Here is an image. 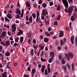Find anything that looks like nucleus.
Segmentation results:
<instances>
[{
    "mask_svg": "<svg viewBox=\"0 0 77 77\" xmlns=\"http://www.w3.org/2000/svg\"><path fill=\"white\" fill-rule=\"evenodd\" d=\"M73 8H74V6H72L69 8L68 11H67L66 9L65 8V12H67V13H69V15H71V12H72L73 10H74Z\"/></svg>",
    "mask_w": 77,
    "mask_h": 77,
    "instance_id": "1",
    "label": "nucleus"
},
{
    "mask_svg": "<svg viewBox=\"0 0 77 77\" xmlns=\"http://www.w3.org/2000/svg\"><path fill=\"white\" fill-rule=\"evenodd\" d=\"M63 3L65 6V8L68 10V3L66 0H62Z\"/></svg>",
    "mask_w": 77,
    "mask_h": 77,
    "instance_id": "2",
    "label": "nucleus"
},
{
    "mask_svg": "<svg viewBox=\"0 0 77 77\" xmlns=\"http://www.w3.org/2000/svg\"><path fill=\"white\" fill-rule=\"evenodd\" d=\"M69 53V55L66 54H65V55L67 57V58H68V60H69V57H71V59H72V57H73V54L72 53Z\"/></svg>",
    "mask_w": 77,
    "mask_h": 77,
    "instance_id": "3",
    "label": "nucleus"
},
{
    "mask_svg": "<svg viewBox=\"0 0 77 77\" xmlns=\"http://www.w3.org/2000/svg\"><path fill=\"white\" fill-rule=\"evenodd\" d=\"M42 14L43 16H45L48 14V12L46 9H43L42 11Z\"/></svg>",
    "mask_w": 77,
    "mask_h": 77,
    "instance_id": "4",
    "label": "nucleus"
},
{
    "mask_svg": "<svg viewBox=\"0 0 77 77\" xmlns=\"http://www.w3.org/2000/svg\"><path fill=\"white\" fill-rule=\"evenodd\" d=\"M11 29L13 32H14V34L15 33L16 31V25L15 24H13L11 26Z\"/></svg>",
    "mask_w": 77,
    "mask_h": 77,
    "instance_id": "5",
    "label": "nucleus"
},
{
    "mask_svg": "<svg viewBox=\"0 0 77 77\" xmlns=\"http://www.w3.org/2000/svg\"><path fill=\"white\" fill-rule=\"evenodd\" d=\"M73 15L71 17V20L72 21H74V20H76V16L77 15V14L75 13H73Z\"/></svg>",
    "mask_w": 77,
    "mask_h": 77,
    "instance_id": "6",
    "label": "nucleus"
},
{
    "mask_svg": "<svg viewBox=\"0 0 77 77\" xmlns=\"http://www.w3.org/2000/svg\"><path fill=\"white\" fill-rule=\"evenodd\" d=\"M26 6H27V7L28 8V9L29 11H30L31 8V6L30 5V3H29V2H26Z\"/></svg>",
    "mask_w": 77,
    "mask_h": 77,
    "instance_id": "7",
    "label": "nucleus"
},
{
    "mask_svg": "<svg viewBox=\"0 0 77 77\" xmlns=\"http://www.w3.org/2000/svg\"><path fill=\"white\" fill-rule=\"evenodd\" d=\"M59 37H63V35H64V33H63V32L62 31H59Z\"/></svg>",
    "mask_w": 77,
    "mask_h": 77,
    "instance_id": "8",
    "label": "nucleus"
},
{
    "mask_svg": "<svg viewBox=\"0 0 77 77\" xmlns=\"http://www.w3.org/2000/svg\"><path fill=\"white\" fill-rule=\"evenodd\" d=\"M36 72V69H32V72H31V75L32 77H33V75H34V74Z\"/></svg>",
    "mask_w": 77,
    "mask_h": 77,
    "instance_id": "9",
    "label": "nucleus"
},
{
    "mask_svg": "<svg viewBox=\"0 0 77 77\" xmlns=\"http://www.w3.org/2000/svg\"><path fill=\"white\" fill-rule=\"evenodd\" d=\"M15 12L16 14H19V15L21 14V11H20V10L18 8L15 11Z\"/></svg>",
    "mask_w": 77,
    "mask_h": 77,
    "instance_id": "10",
    "label": "nucleus"
},
{
    "mask_svg": "<svg viewBox=\"0 0 77 77\" xmlns=\"http://www.w3.org/2000/svg\"><path fill=\"white\" fill-rule=\"evenodd\" d=\"M50 56L52 58H54V54L53 52H51L50 53Z\"/></svg>",
    "mask_w": 77,
    "mask_h": 77,
    "instance_id": "11",
    "label": "nucleus"
},
{
    "mask_svg": "<svg viewBox=\"0 0 77 77\" xmlns=\"http://www.w3.org/2000/svg\"><path fill=\"white\" fill-rule=\"evenodd\" d=\"M5 47H8V46H9V45H10V41H7L5 43Z\"/></svg>",
    "mask_w": 77,
    "mask_h": 77,
    "instance_id": "12",
    "label": "nucleus"
},
{
    "mask_svg": "<svg viewBox=\"0 0 77 77\" xmlns=\"http://www.w3.org/2000/svg\"><path fill=\"white\" fill-rule=\"evenodd\" d=\"M12 14L11 13H8L7 15V17L9 19H12Z\"/></svg>",
    "mask_w": 77,
    "mask_h": 77,
    "instance_id": "13",
    "label": "nucleus"
},
{
    "mask_svg": "<svg viewBox=\"0 0 77 77\" xmlns=\"http://www.w3.org/2000/svg\"><path fill=\"white\" fill-rule=\"evenodd\" d=\"M38 47L40 48V50H42L44 48V46L42 45V44H40L39 45Z\"/></svg>",
    "mask_w": 77,
    "mask_h": 77,
    "instance_id": "14",
    "label": "nucleus"
},
{
    "mask_svg": "<svg viewBox=\"0 0 77 77\" xmlns=\"http://www.w3.org/2000/svg\"><path fill=\"white\" fill-rule=\"evenodd\" d=\"M2 77H7V72H4L2 75Z\"/></svg>",
    "mask_w": 77,
    "mask_h": 77,
    "instance_id": "15",
    "label": "nucleus"
},
{
    "mask_svg": "<svg viewBox=\"0 0 77 77\" xmlns=\"http://www.w3.org/2000/svg\"><path fill=\"white\" fill-rule=\"evenodd\" d=\"M23 31L22 30H18V32H17V35H18V36H19V35H22L23 34Z\"/></svg>",
    "mask_w": 77,
    "mask_h": 77,
    "instance_id": "16",
    "label": "nucleus"
},
{
    "mask_svg": "<svg viewBox=\"0 0 77 77\" xmlns=\"http://www.w3.org/2000/svg\"><path fill=\"white\" fill-rule=\"evenodd\" d=\"M33 20H32V16L31 15L30 17L29 18V23H32Z\"/></svg>",
    "mask_w": 77,
    "mask_h": 77,
    "instance_id": "17",
    "label": "nucleus"
},
{
    "mask_svg": "<svg viewBox=\"0 0 77 77\" xmlns=\"http://www.w3.org/2000/svg\"><path fill=\"white\" fill-rule=\"evenodd\" d=\"M6 32L4 31L2 33L1 36L3 38H5V35H6Z\"/></svg>",
    "mask_w": 77,
    "mask_h": 77,
    "instance_id": "18",
    "label": "nucleus"
},
{
    "mask_svg": "<svg viewBox=\"0 0 77 77\" xmlns=\"http://www.w3.org/2000/svg\"><path fill=\"white\" fill-rule=\"evenodd\" d=\"M45 66L44 65H43L41 69V71L42 73H44V69H45Z\"/></svg>",
    "mask_w": 77,
    "mask_h": 77,
    "instance_id": "19",
    "label": "nucleus"
},
{
    "mask_svg": "<svg viewBox=\"0 0 77 77\" xmlns=\"http://www.w3.org/2000/svg\"><path fill=\"white\" fill-rule=\"evenodd\" d=\"M50 64H48V67H47V69H48V73H50L51 72V70L50 69V68L49 66H50Z\"/></svg>",
    "mask_w": 77,
    "mask_h": 77,
    "instance_id": "20",
    "label": "nucleus"
},
{
    "mask_svg": "<svg viewBox=\"0 0 77 77\" xmlns=\"http://www.w3.org/2000/svg\"><path fill=\"white\" fill-rule=\"evenodd\" d=\"M74 36H72L71 38V41L72 44H74Z\"/></svg>",
    "mask_w": 77,
    "mask_h": 77,
    "instance_id": "21",
    "label": "nucleus"
},
{
    "mask_svg": "<svg viewBox=\"0 0 77 77\" xmlns=\"http://www.w3.org/2000/svg\"><path fill=\"white\" fill-rule=\"evenodd\" d=\"M20 44H22V42L23 41V39H24V38L23 37H20Z\"/></svg>",
    "mask_w": 77,
    "mask_h": 77,
    "instance_id": "22",
    "label": "nucleus"
},
{
    "mask_svg": "<svg viewBox=\"0 0 77 77\" xmlns=\"http://www.w3.org/2000/svg\"><path fill=\"white\" fill-rule=\"evenodd\" d=\"M45 22L46 24H48V25L49 24V23H50V20H48L47 21V20H46V19H45Z\"/></svg>",
    "mask_w": 77,
    "mask_h": 77,
    "instance_id": "23",
    "label": "nucleus"
},
{
    "mask_svg": "<svg viewBox=\"0 0 77 77\" xmlns=\"http://www.w3.org/2000/svg\"><path fill=\"white\" fill-rule=\"evenodd\" d=\"M44 40L45 42H48L49 39H48V38H44Z\"/></svg>",
    "mask_w": 77,
    "mask_h": 77,
    "instance_id": "24",
    "label": "nucleus"
},
{
    "mask_svg": "<svg viewBox=\"0 0 77 77\" xmlns=\"http://www.w3.org/2000/svg\"><path fill=\"white\" fill-rule=\"evenodd\" d=\"M53 58L51 57L49 59L48 62L49 63H51L52 62H53Z\"/></svg>",
    "mask_w": 77,
    "mask_h": 77,
    "instance_id": "25",
    "label": "nucleus"
},
{
    "mask_svg": "<svg viewBox=\"0 0 77 77\" xmlns=\"http://www.w3.org/2000/svg\"><path fill=\"white\" fill-rule=\"evenodd\" d=\"M32 46L34 49H36V48H37L38 47V45L37 44L36 45H33Z\"/></svg>",
    "mask_w": 77,
    "mask_h": 77,
    "instance_id": "26",
    "label": "nucleus"
},
{
    "mask_svg": "<svg viewBox=\"0 0 77 77\" xmlns=\"http://www.w3.org/2000/svg\"><path fill=\"white\" fill-rule=\"evenodd\" d=\"M42 6L43 8H45L47 7V3H43L42 4Z\"/></svg>",
    "mask_w": 77,
    "mask_h": 77,
    "instance_id": "27",
    "label": "nucleus"
},
{
    "mask_svg": "<svg viewBox=\"0 0 77 77\" xmlns=\"http://www.w3.org/2000/svg\"><path fill=\"white\" fill-rule=\"evenodd\" d=\"M40 59L42 62H46L47 60H46V59H44L42 57L40 58Z\"/></svg>",
    "mask_w": 77,
    "mask_h": 77,
    "instance_id": "28",
    "label": "nucleus"
},
{
    "mask_svg": "<svg viewBox=\"0 0 77 77\" xmlns=\"http://www.w3.org/2000/svg\"><path fill=\"white\" fill-rule=\"evenodd\" d=\"M5 20L6 21H8V22H9L10 21V20L7 17H5Z\"/></svg>",
    "mask_w": 77,
    "mask_h": 77,
    "instance_id": "29",
    "label": "nucleus"
},
{
    "mask_svg": "<svg viewBox=\"0 0 77 77\" xmlns=\"http://www.w3.org/2000/svg\"><path fill=\"white\" fill-rule=\"evenodd\" d=\"M58 74V72H55L54 73V74L53 75L52 77H56L57 76V74Z\"/></svg>",
    "mask_w": 77,
    "mask_h": 77,
    "instance_id": "30",
    "label": "nucleus"
},
{
    "mask_svg": "<svg viewBox=\"0 0 77 77\" xmlns=\"http://www.w3.org/2000/svg\"><path fill=\"white\" fill-rule=\"evenodd\" d=\"M5 55L6 56H10V53L8 51L7 53H5Z\"/></svg>",
    "mask_w": 77,
    "mask_h": 77,
    "instance_id": "31",
    "label": "nucleus"
},
{
    "mask_svg": "<svg viewBox=\"0 0 77 77\" xmlns=\"http://www.w3.org/2000/svg\"><path fill=\"white\" fill-rule=\"evenodd\" d=\"M27 35L28 36V38H31L32 37V34H30V33H27Z\"/></svg>",
    "mask_w": 77,
    "mask_h": 77,
    "instance_id": "32",
    "label": "nucleus"
},
{
    "mask_svg": "<svg viewBox=\"0 0 77 77\" xmlns=\"http://www.w3.org/2000/svg\"><path fill=\"white\" fill-rule=\"evenodd\" d=\"M19 39V38L17 37L15 38V41L16 42H18V40Z\"/></svg>",
    "mask_w": 77,
    "mask_h": 77,
    "instance_id": "33",
    "label": "nucleus"
},
{
    "mask_svg": "<svg viewBox=\"0 0 77 77\" xmlns=\"http://www.w3.org/2000/svg\"><path fill=\"white\" fill-rule=\"evenodd\" d=\"M7 68L5 69V71H8L7 69H11V68H9V66H6Z\"/></svg>",
    "mask_w": 77,
    "mask_h": 77,
    "instance_id": "34",
    "label": "nucleus"
},
{
    "mask_svg": "<svg viewBox=\"0 0 77 77\" xmlns=\"http://www.w3.org/2000/svg\"><path fill=\"white\" fill-rule=\"evenodd\" d=\"M62 63L63 64H65V63H66V61L65 60H64V59L63 58H62Z\"/></svg>",
    "mask_w": 77,
    "mask_h": 77,
    "instance_id": "35",
    "label": "nucleus"
},
{
    "mask_svg": "<svg viewBox=\"0 0 77 77\" xmlns=\"http://www.w3.org/2000/svg\"><path fill=\"white\" fill-rule=\"evenodd\" d=\"M45 35L46 36H50V34L48 33V32H45Z\"/></svg>",
    "mask_w": 77,
    "mask_h": 77,
    "instance_id": "36",
    "label": "nucleus"
},
{
    "mask_svg": "<svg viewBox=\"0 0 77 77\" xmlns=\"http://www.w3.org/2000/svg\"><path fill=\"white\" fill-rule=\"evenodd\" d=\"M65 44V42H64L63 41H62V40H61L60 41V45L62 46L63 44Z\"/></svg>",
    "mask_w": 77,
    "mask_h": 77,
    "instance_id": "37",
    "label": "nucleus"
},
{
    "mask_svg": "<svg viewBox=\"0 0 77 77\" xmlns=\"http://www.w3.org/2000/svg\"><path fill=\"white\" fill-rule=\"evenodd\" d=\"M1 44L2 45H4V46H5L6 45V44H5V43L4 42H1Z\"/></svg>",
    "mask_w": 77,
    "mask_h": 77,
    "instance_id": "38",
    "label": "nucleus"
},
{
    "mask_svg": "<svg viewBox=\"0 0 77 77\" xmlns=\"http://www.w3.org/2000/svg\"><path fill=\"white\" fill-rule=\"evenodd\" d=\"M45 75H48V72L47 71V69H45Z\"/></svg>",
    "mask_w": 77,
    "mask_h": 77,
    "instance_id": "39",
    "label": "nucleus"
},
{
    "mask_svg": "<svg viewBox=\"0 0 77 77\" xmlns=\"http://www.w3.org/2000/svg\"><path fill=\"white\" fill-rule=\"evenodd\" d=\"M32 16L34 18H36V14L35 13H33L32 14Z\"/></svg>",
    "mask_w": 77,
    "mask_h": 77,
    "instance_id": "40",
    "label": "nucleus"
},
{
    "mask_svg": "<svg viewBox=\"0 0 77 77\" xmlns=\"http://www.w3.org/2000/svg\"><path fill=\"white\" fill-rule=\"evenodd\" d=\"M62 68H63V69H64L65 71L66 72V66H62Z\"/></svg>",
    "mask_w": 77,
    "mask_h": 77,
    "instance_id": "41",
    "label": "nucleus"
},
{
    "mask_svg": "<svg viewBox=\"0 0 77 77\" xmlns=\"http://www.w3.org/2000/svg\"><path fill=\"white\" fill-rule=\"evenodd\" d=\"M55 44L56 46H57V45H58V41L57 40L55 41Z\"/></svg>",
    "mask_w": 77,
    "mask_h": 77,
    "instance_id": "42",
    "label": "nucleus"
},
{
    "mask_svg": "<svg viewBox=\"0 0 77 77\" xmlns=\"http://www.w3.org/2000/svg\"><path fill=\"white\" fill-rule=\"evenodd\" d=\"M54 25H58V22L57 21H55L54 23Z\"/></svg>",
    "mask_w": 77,
    "mask_h": 77,
    "instance_id": "43",
    "label": "nucleus"
},
{
    "mask_svg": "<svg viewBox=\"0 0 77 77\" xmlns=\"http://www.w3.org/2000/svg\"><path fill=\"white\" fill-rule=\"evenodd\" d=\"M72 70H74V63H72Z\"/></svg>",
    "mask_w": 77,
    "mask_h": 77,
    "instance_id": "44",
    "label": "nucleus"
},
{
    "mask_svg": "<svg viewBox=\"0 0 77 77\" xmlns=\"http://www.w3.org/2000/svg\"><path fill=\"white\" fill-rule=\"evenodd\" d=\"M16 18H20V16L18 14L16 15Z\"/></svg>",
    "mask_w": 77,
    "mask_h": 77,
    "instance_id": "45",
    "label": "nucleus"
},
{
    "mask_svg": "<svg viewBox=\"0 0 77 77\" xmlns=\"http://www.w3.org/2000/svg\"><path fill=\"white\" fill-rule=\"evenodd\" d=\"M68 2L69 3H73L72 0H68Z\"/></svg>",
    "mask_w": 77,
    "mask_h": 77,
    "instance_id": "46",
    "label": "nucleus"
},
{
    "mask_svg": "<svg viewBox=\"0 0 77 77\" xmlns=\"http://www.w3.org/2000/svg\"><path fill=\"white\" fill-rule=\"evenodd\" d=\"M3 49V46H0V51H2V50Z\"/></svg>",
    "mask_w": 77,
    "mask_h": 77,
    "instance_id": "47",
    "label": "nucleus"
},
{
    "mask_svg": "<svg viewBox=\"0 0 77 77\" xmlns=\"http://www.w3.org/2000/svg\"><path fill=\"white\" fill-rule=\"evenodd\" d=\"M36 42V39H34L33 40V44H35V43Z\"/></svg>",
    "mask_w": 77,
    "mask_h": 77,
    "instance_id": "48",
    "label": "nucleus"
},
{
    "mask_svg": "<svg viewBox=\"0 0 77 77\" xmlns=\"http://www.w3.org/2000/svg\"><path fill=\"white\" fill-rule=\"evenodd\" d=\"M49 4H50V6H52V5H53V2H49Z\"/></svg>",
    "mask_w": 77,
    "mask_h": 77,
    "instance_id": "49",
    "label": "nucleus"
},
{
    "mask_svg": "<svg viewBox=\"0 0 77 77\" xmlns=\"http://www.w3.org/2000/svg\"><path fill=\"white\" fill-rule=\"evenodd\" d=\"M39 20V17H36V23H38V20Z\"/></svg>",
    "mask_w": 77,
    "mask_h": 77,
    "instance_id": "50",
    "label": "nucleus"
},
{
    "mask_svg": "<svg viewBox=\"0 0 77 77\" xmlns=\"http://www.w3.org/2000/svg\"><path fill=\"white\" fill-rule=\"evenodd\" d=\"M43 54H44V51H43L40 55L41 57H42V56H43Z\"/></svg>",
    "mask_w": 77,
    "mask_h": 77,
    "instance_id": "51",
    "label": "nucleus"
},
{
    "mask_svg": "<svg viewBox=\"0 0 77 77\" xmlns=\"http://www.w3.org/2000/svg\"><path fill=\"white\" fill-rule=\"evenodd\" d=\"M8 34L9 36H11V33L10 32V31L8 32Z\"/></svg>",
    "mask_w": 77,
    "mask_h": 77,
    "instance_id": "52",
    "label": "nucleus"
},
{
    "mask_svg": "<svg viewBox=\"0 0 77 77\" xmlns=\"http://www.w3.org/2000/svg\"><path fill=\"white\" fill-rule=\"evenodd\" d=\"M61 7L60 6V5H58V11H60V10Z\"/></svg>",
    "mask_w": 77,
    "mask_h": 77,
    "instance_id": "53",
    "label": "nucleus"
},
{
    "mask_svg": "<svg viewBox=\"0 0 77 77\" xmlns=\"http://www.w3.org/2000/svg\"><path fill=\"white\" fill-rule=\"evenodd\" d=\"M27 69L28 71H30V70L31 69L30 68V67H28Z\"/></svg>",
    "mask_w": 77,
    "mask_h": 77,
    "instance_id": "54",
    "label": "nucleus"
},
{
    "mask_svg": "<svg viewBox=\"0 0 77 77\" xmlns=\"http://www.w3.org/2000/svg\"><path fill=\"white\" fill-rule=\"evenodd\" d=\"M39 11H38L37 13V17H39Z\"/></svg>",
    "mask_w": 77,
    "mask_h": 77,
    "instance_id": "55",
    "label": "nucleus"
},
{
    "mask_svg": "<svg viewBox=\"0 0 77 77\" xmlns=\"http://www.w3.org/2000/svg\"><path fill=\"white\" fill-rule=\"evenodd\" d=\"M26 21H29V18H28V16H26Z\"/></svg>",
    "mask_w": 77,
    "mask_h": 77,
    "instance_id": "56",
    "label": "nucleus"
},
{
    "mask_svg": "<svg viewBox=\"0 0 77 77\" xmlns=\"http://www.w3.org/2000/svg\"><path fill=\"white\" fill-rule=\"evenodd\" d=\"M52 18H54V17H55V14H54V13H53L52 15Z\"/></svg>",
    "mask_w": 77,
    "mask_h": 77,
    "instance_id": "57",
    "label": "nucleus"
},
{
    "mask_svg": "<svg viewBox=\"0 0 77 77\" xmlns=\"http://www.w3.org/2000/svg\"><path fill=\"white\" fill-rule=\"evenodd\" d=\"M62 58V55H60L59 56V60H60V59H61Z\"/></svg>",
    "mask_w": 77,
    "mask_h": 77,
    "instance_id": "58",
    "label": "nucleus"
},
{
    "mask_svg": "<svg viewBox=\"0 0 77 77\" xmlns=\"http://www.w3.org/2000/svg\"><path fill=\"white\" fill-rule=\"evenodd\" d=\"M41 3H42V0H40L38 1V4H39V5H41Z\"/></svg>",
    "mask_w": 77,
    "mask_h": 77,
    "instance_id": "59",
    "label": "nucleus"
},
{
    "mask_svg": "<svg viewBox=\"0 0 77 77\" xmlns=\"http://www.w3.org/2000/svg\"><path fill=\"white\" fill-rule=\"evenodd\" d=\"M24 60V61L25 62H27V60H28V58H27V57H26L25 58Z\"/></svg>",
    "mask_w": 77,
    "mask_h": 77,
    "instance_id": "60",
    "label": "nucleus"
},
{
    "mask_svg": "<svg viewBox=\"0 0 77 77\" xmlns=\"http://www.w3.org/2000/svg\"><path fill=\"white\" fill-rule=\"evenodd\" d=\"M66 66L67 67L69 68V69H70V66H69V64H67Z\"/></svg>",
    "mask_w": 77,
    "mask_h": 77,
    "instance_id": "61",
    "label": "nucleus"
},
{
    "mask_svg": "<svg viewBox=\"0 0 77 77\" xmlns=\"http://www.w3.org/2000/svg\"><path fill=\"white\" fill-rule=\"evenodd\" d=\"M33 6L34 8H36L37 7V5L36 4H35L33 5Z\"/></svg>",
    "mask_w": 77,
    "mask_h": 77,
    "instance_id": "62",
    "label": "nucleus"
},
{
    "mask_svg": "<svg viewBox=\"0 0 77 77\" xmlns=\"http://www.w3.org/2000/svg\"><path fill=\"white\" fill-rule=\"evenodd\" d=\"M15 22L16 23H20V22L19 21V20H16L15 21Z\"/></svg>",
    "mask_w": 77,
    "mask_h": 77,
    "instance_id": "63",
    "label": "nucleus"
},
{
    "mask_svg": "<svg viewBox=\"0 0 77 77\" xmlns=\"http://www.w3.org/2000/svg\"><path fill=\"white\" fill-rule=\"evenodd\" d=\"M24 77H29V75H24Z\"/></svg>",
    "mask_w": 77,
    "mask_h": 77,
    "instance_id": "64",
    "label": "nucleus"
}]
</instances>
